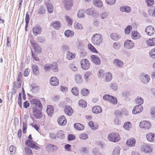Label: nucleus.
I'll return each instance as SVG.
<instances>
[{
    "label": "nucleus",
    "instance_id": "1",
    "mask_svg": "<svg viewBox=\"0 0 155 155\" xmlns=\"http://www.w3.org/2000/svg\"><path fill=\"white\" fill-rule=\"evenodd\" d=\"M103 40L102 35L100 34H94L93 35L91 38L92 43L97 46H99L101 45L102 43Z\"/></svg>",
    "mask_w": 155,
    "mask_h": 155
},
{
    "label": "nucleus",
    "instance_id": "2",
    "mask_svg": "<svg viewBox=\"0 0 155 155\" xmlns=\"http://www.w3.org/2000/svg\"><path fill=\"white\" fill-rule=\"evenodd\" d=\"M107 138L110 141L113 142H117L120 139V135L118 133H114L109 134Z\"/></svg>",
    "mask_w": 155,
    "mask_h": 155
},
{
    "label": "nucleus",
    "instance_id": "3",
    "mask_svg": "<svg viewBox=\"0 0 155 155\" xmlns=\"http://www.w3.org/2000/svg\"><path fill=\"white\" fill-rule=\"evenodd\" d=\"M139 126L140 128L145 130H149L151 128V123L149 121H142L140 123Z\"/></svg>",
    "mask_w": 155,
    "mask_h": 155
},
{
    "label": "nucleus",
    "instance_id": "4",
    "mask_svg": "<svg viewBox=\"0 0 155 155\" xmlns=\"http://www.w3.org/2000/svg\"><path fill=\"white\" fill-rule=\"evenodd\" d=\"M41 109H38L36 107H32L31 110L33 116L37 119H40L42 116V114L41 111Z\"/></svg>",
    "mask_w": 155,
    "mask_h": 155
},
{
    "label": "nucleus",
    "instance_id": "5",
    "mask_svg": "<svg viewBox=\"0 0 155 155\" xmlns=\"http://www.w3.org/2000/svg\"><path fill=\"white\" fill-rule=\"evenodd\" d=\"M81 68L84 70H88L90 67V63L87 59H83L80 63Z\"/></svg>",
    "mask_w": 155,
    "mask_h": 155
},
{
    "label": "nucleus",
    "instance_id": "6",
    "mask_svg": "<svg viewBox=\"0 0 155 155\" xmlns=\"http://www.w3.org/2000/svg\"><path fill=\"white\" fill-rule=\"evenodd\" d=\"M31 103L32 107H34L38 109H42V105L41 102L37 99H31Z\"/></svg>",
    "mask_w": 155,
    "mask_h": 155
},
{
    "label": "nucleus",
    "instance_id": "7",
    "mask_svg": "<svg viewBox=\"0 0 155 155\" xmlns=\"http://www.w3.org/2000/svg\"><path fill=\"white\" fill-rule=\"evenodd\" d=\"M140 78L142 82L144 84H147L150 80V77L149 75L144 73L141 74Z\"/></svg>",
    "mask_w": 155,
    "mask_h": 155
},
{
    "label": "nucleus",
    "instance_id": "8",
    "mask_svg": "<svg viewBox=\"0 0 155 155\" xmlns=\"http://www.w3.org/2000/svg\"><path fill=\"white\" fill-rule=\"evenodd\" d=\"M124 47L127 49H131L134 46V44L132 41L127 40L124 42Z\"/></svg>",
    "mask_w": 155,
    "mask_h": 155
},
{
    "label": "nucleus",
    "instance_id": "9",
    "mask_svg": "<svg viewBox=\"0 0 155 155\" xmlns=\"http://www.w3.org/2000/svg\"><path fill=\"white\" fill-rule=\"evenodd\" d=\"M145 32L148 35H153L155 32L154 27L151 25L147 26L145 29Z\"/></svg>",
    "mask_w": 155,
    "mask_h": 155
},
{
    "label": "nucleus",
    "instance_id": "10",
    "mask_svg": "<svg viewBox=\"0 0 155 155\" xmlns=\"http://www.w3.org/2000/svg\"><path fill=\"white\" fill-rule=\"evenodd\" d=\"M30 42L31 45L33 47L35 51L37 52L38 53H40L41 52V48L38 45L35 43V41L33 40H30Z\"/></svg>",
    "mask_w": 155,
    "mask_h": 155
},
{
    "label": "nucleus",
    "instance_id": "11",
    "mask_svg": "<svg viewBox=\"0 0 155 155\" xmlns=\"http://www.w3.org/2000/svg\"><path fill=\"white\" fill-rule=\"evenodd\" d=\"M141 150L146 153H150L152 150L150 146L147 144H143L141 146Z\"/></svg>",
    "mask_w": 155,
    "mask_h": 155
},
{
    "label": "nucleus",
    "instance_id": "12",
    "mask_svg": "<svg viewBox=\"0 0 155 155\" xmlns=\"http://www.w3.org/2000/svg\"><path fill=\"white\" fill-rule=\"evenodd\" d=\"M63 4L66 10H69L72 6V0H64Z\"/></svg>",
    "mask_w": 155,
    "mask_h": 155
},
{
    "label": "nucleus",
    "instance_id": "13",
    "mask_svg": "<svg viewBox=\"0 0 155 155\" xmlns=\"http://www.w3.org/2000/svg\"><path fill=\"white\" fill-rule=\"evenodd\" d=\"M143 110V108L142 106L136 105L134 107L132 111V113L134 114H136L137 113H140Z\"/></svg>",
    "mask_w": 155,
    "mask_h": 155
},
{
    "label": "nucleus",
    "instance_id": "14",
    "mask_svg": "<svg viewBox=\"0 0 155 155\" xmlns=\"http://www.w3.org/2000/svg\"><path fill=\"white\" fill-rule=\"evenodd\" d=\"M92 62L95 64L98 65L100 64L101 60L98 56L96 55H92L91 56Z\"/></svg>",
    "mask_w": 155,
    "mask_h": 155
},
{
    "label": "nucleus",
    "instance_id": "15",
    "mask_svg": "<svg viewBox=\"0 0 155 155\" xmlns=\"http://www.w3.org/2000/svg\"><path fill=\"white\" fill-rule=\"evenodd\" d=\"M57 121L60 125L64 126L67 123V120L63 115L61 116L58 119Z\"/></svg>",
    "mask_w": 155,
    "mask_h": 155
},
{
    "label": "nucleus",
    "instance_id": "16",
    "mask_svg": "<svg viewBox=\"0 0 155 155\" xmlns=\"http://www.w3.org/2000/svg\"><path fill=\"white\" fill-rule=\"evenodd\" d=\"M113 63L115 66L119 68L122 67L124 65L123 61L117 58H115L113 61Z\"/></svg>",
    "mask_w": 155,
    "mask_h": 155
},
{
    "label": "nucleus",
    "instance_id": "17",
    "mask_svg": "<svg viewBox=\"0 0 155 155\" xmlns=\"http://www.w3.org/2000/svg\"><path fill=\"white\" fill-rule=\"evenodd\" d=\"M33 33L35 36L38 34H40L41 32L42 29L40 26L37 25L35 26L33 29Z\"/></svg>",
    "mask_w": 155,
    "mask_h": 155
},
{
    "label": "nucleus",
    "instance_id": "18",
    "mask_svg": "<svg viewBox=\"0 0 155 155\" xmlns=\"http://www.w3.org/2000/svg\"><path fill=\"white\" fill-rule=\"evenodd\" d=\"M64 111L65 114L69 116H71L73 112V110L71 107L68 105L65 106L64 109Z\"/></svg>",
    "mask_w": 155,
    "mask_h": 155
},
{
    "label": "nucleus",
    "instance_id": "19",
    "mask_svg": "<svg viewBox=\"0 0 155 155\" xmlns=\"http://www.w3.org/2000/svg\"><path fill=\"white\" fill-rule=\"evenodd\" d=\"M120 10L122 12L129 13L131 10V8L127 6H121L120 8Z\"/></svg>",
    "mask_w": 155,
    "mask_h": 155
},
{
    "label": "nucleus",
    "instance_id": "20",
    "mask_svg": "<svg viewBox=\"0 0 155 155\" xmlns=\"http://www.w3.org/2000/svg\"><path fill=\"white\" fill-rule=\"evenodd\" d=\"M50 83L52 86H57L59 84L58 80L56 77H52L50 79Z\"/></svg>",
    "mask_w": 155,
    "mask_h": 155
},
{
    "label": "nucleus",
    "instance_id": "21",
    "mask_svg": "<svg viewBox=\"0 0 155 155\" xmlns=\"http://www.w3.org/2000/svg\"><path fill=\"white\" fill-rule=\"evenodd\" d=\"M47 112L48 116H51L54 111V107L51 105H49L47 106Z\"/></svg>",
    "mask_w": 155,
    "mask_h": 155
},
{
    "label": "nucleus",
    "instance_id": "22",
    "mask_svg": "<svg viewBox=\"0 0 155 155\" xmlns=\"http://www.w3.org/2000/svg\"><path fill=\"white\" fill-rule=\"evenodd\" d=\"M51 69L54 72H57L58 71V64L56 62H53L50 64Z\"/></svg>",
    "mask_w": 155,
    "mask_h": 155
},
{
    "label": "nucleus",
    "instance_id": "23",
    "mask_svg": "<svg viewBox=\"0 0 155 155\" xmlns=\"http://www.w3.org/2000/svg\"><path fill=\"white\" fill-rule=\"evenodd\" d=\"M136 141L134 138H131L128 139L126 142V144L129 147H133L135 144Z\"/></svg>",
    "mask_w": 155,
    "mask_h": 155
},
{
    "label": "nucleus",
    "instance_id": "24",
    "mask_svg": "<svg viewBox=\"0 0 155 155\" xmlns=\"http://www.w3.org/2000/svg\"><path fill=\"white\" fill-rule=\"evenodd\" d=\"M102 109L99 106H95L93 107L92 109V112L95 114L100 113L102 112Z\"/></svg>",
    "mask_w": 155,
    "mask_h": 155
},
{
    "label": "nucleus",
    "instance_id": "25",
    "mask_svg": "<svg viewBox=\"0 0 155 155\" xmlns=\"http://www.w3.org/2000/svg\"><path fill=\"white\" fill-rule=\"evenodd\" d=\"M93 4L95 6L98 8H101L103 6L102 2L100 0H93Z\"/></svg>",
    "mask_w": 155,
    "mask_h": 155
},
{
    "label": "nucleus",
    "instance_id": "26",
    "mask_svg": "<svg viewBox=\"0 0 155 155\" xmlns=\"http://www.w3.org/2000/svg\"><path fill=\"white\" fill-rule=\"evenodd\" d=\"M154 134L153 133L149 132L146 135V137L147 140L150 142H152L154 139Z\"/></svg>",
    "mask_w": 155,
    "mask_h": 155
},
{
    "label": "nucleus",
    "instance_id": "27",
    "mask_svg": "<svg viewBox=\"0 0 155 155\" xmlns=\"http://www.w3.org/2000/svg\"><path fill=\"white\" fill-rule=\"evenodd\" d=\"M51 25L53 26L54 28L58 29L61 27V24L59 21H56L51 24Z\"/></svg>",
    "mask_w": 155,
    "mask_h": 155
},
{
    "label": "nucleus",
    "instance_id": "28",
    "mask_svg": "<svg viewBox=\"0 0 155 155\" xmlns=\"http://www.w3.org/2000/svg\"><path fill=\"white\" fill-rule=\"evenodd\" d=\"M75 79L77 84H81L83 82L81 76L79 74H76L75 76Z\"/></svg>",
    "mask_w": 155,
    "mask_h": 155
},
{
    "label": "nucleus",
    "instance_id": "29",
    "mask_svg": "<svg viewBox=\"0 0 155 155\" xmlns=\"http://www.w3.org/2000/svg\"><path fill=\"white\" fill-rule=\"evenodd\" d=\"M74 128L78 130H81L84 129V126L82 124L79 123H76L74 124Z\"/></svg>",
    "mask_w": 155,
    "mask_h": 155
},
{
    "label": "nucleus",
    "instance_id": "30",
    "mask_svg": "<svg viewBox=\"0 0 155 155\" xmlns=\"http://www.w3.org/2000/svg\"><path fill=\"white\" fill-rule=\"evenodd\" d=\"M132 127V125L130 122H127L125 123L123 125V127L125 130H129Z\"/></svg>",
    "mask_w": 155,
    "mask_h": 155
},
{
    "label": "nucleus",
    "instance_id": "31",
    "mask_svg": "<svg viewBox=\"0 0 155 155\" xmlns=\"http://www.w3.org/2000/svg\"><path fill=\"white\" fill-rule=\"evenodd\" d=\"M75 57V54L70 52H68L67 54V58L69 60L74 58Z\"/></svg>",
    "mask_w": 155,
    "mask_h": 155
},
{
    "label": "nucleus",
    "instance_id": "32",
    "mask_svg": "<svg viewBox=\"0 0 155 155\" xmlns=\"http://www.w3.org/2000/svg\"><path fill=\"white\" fill-rule=\"evenodd\" d=\"M86 12L87 15H93L95 13V10L93 8H91L87 9Z\"/></svg>",
    "mask_w": 155,
    "mask_h": 155
},
{
    "label": "nucleus",
    "instance_id": "33",
    "mask_svg": "<svg viewBox=\"0 0 155 155\" xmlns=\"http://www.w3.org/2000/svg\"><path fill=\"white\" fill-rule=\"evenodd\" d=\"M71 92L72 94L76 96H78L79 94V91L77 87H74L72 88L71 90Z\"/></svg>",
    "mask_w": 155,
    "mask_h": 155
},
{
    "label": "nucleus",
    "instance_id": "34",
    "mask_svg": "<svg viewBox=\"0 0 155 155\" xmlns=\"http://www.w3.org/2000/svg\"><path fill=\"white\" fill-rule=\"evenodd\" d=\"M106 80L107 81H110L112 80V76L110 72H107L105 74Z\"/></svg>",
    "mask_w": 155,
    "mask_h": 155
},
{
    "label": "nucleus",
    "instance_id": "35",
    "mask_svg": "<svg viewBox=\"0 0 155 155\" xmlns=\"http://www.w3.org/2000/svg\"><path fill=\"white\" fill-rule=\"evenodd\" d=\"M74 32L69 30H66L64 32L65 35L67 37H71L74 35Z\"/></svg>",
    "mask_w": 155,
    "mask_h": 155
},
{
    "label": "nucleus",
    "instance_id": "36",
    "mask_svg": "<svg viewBox=\"0 0 155 155\" xmlns=\"http://www.w3.org/2000/svg\"><path fill=\"white\" fill-rule=\"evenodd\" d=\"M148 14L150 16L155 17V6L149 9Z\"/></svg>",
    "mask_w": 155,
    "mask_h": 155
},
{
    "label": "nucleus",
    "instance_id": "37",
    "mask_svg": "<svg viewBox=\"0 0 155 155\" xmlns=\"http://www.w3.org/2000/svg\"><path fill=\"white\" fill-rule=\"evenodd\" d=\"M30 20L29 15L28 14V12H27L26 14V17L25 18V21L26 23V25L25 26V30L27 31V28Z\"/></svg>",
    "mask_w": 155,
    "mask_h": 155
},
{
    "label": "nucleus",
    "instance_id": "38",
    "mask_svg": "<svg viewBox=\"0 0 155 155\" xmlns=\"http://www.w3.org/2000/svg\"><path fill=\"white\" fill-rule=\"evenodd\" d=\"M120 148L119 146H116L113 152V155H119L120 153Z\"/></svg>",
    "mask_w": 155,
    "mask_h": 155
},
{
    "label": "nucleus",
    "instance_id": "39",
    "mask_svg": "<svg viewBox=\"0 0 155 155\" xmlns=\"http://www.w3.org/2000/svg\"><path fill=\"white\" fill-rule=\"evenodd\" d=\"M135 101L137 104H139L140 105H141L144 102L143 99L140 97H137Z\"/></svg>",
    "mask_w": 155,
    "mask_h": 155
},
{
    "label": "nucleus",
    "instance_id": "40",
    "mask_svg": "<svg viewBox=\"0 0 155 155\" xmlns=\"http://www.w3.org/2000/svg\"><path fill=\"white\" fill-rule=\"evenodd\" d=\"M87 46L89 49L91 51L96 53H97L98 52V51L96 49L94 46L91 44H89Z\"/></svg>",
    "mask_w": 155,
    "mask_h": 155
},
{
    "label": "nucleus",
    "instance_id": "41",
    "mask_svg": "<svg viewBox=\"0 0 155 155\" xmlns=\"http://www.w3.org/2000/svg\"><path fill=\"white\" fill-rule=\"evenodd\" d=\"M91 73L90 71H87L86 72L84 75V78L86 82L88 81L89 78L91 76Z\"/></svg>",
    "mask_w": 155,
    "mask_h": 155
},
{
    "label": "nucleus",
    "instance_id": "42",
    "mask_svg": "<svg viewBox=\"0 0 155 155\" xmlns=\"http://www.w3.org/2000/svg\"><path fill=\"white\" fill-rule=\"evenodd\" d=\"M120 44L118 42H114L113 45V47L114 49L116 50H118L120 48Z\"/></svg>",
    "mask_w": 155,
    "mask_h": 155
},
{
    "label": "nucleus",
    "instance_id": "43",
    "mask_svg": "<svg viewBox=\"0 0 155 155\" xmlns=\"http://www.w3.org/2000/svg\"><path fill=\"white\" fill-rule=\"evenodd\" d=\"M32 89L31 90V91L33 93H36L37 92L39 89V87L35 85H33L31 86Z\"/></svg>",
    "mask_w": 155,
    "mask_h": 155
},
{
    "label": "nucleus",
    "instance_id": "44",
    "mask_svg": "<svg viewBox=\"0 0 155 155\" xmlns=\"http://www.w3.org/2000/svg\"><path fill=\"white\" fill-rule=\"evenodd\" d=\"M53 146V145L48 144H47L45 147V149L46 151L49 153L52 152V148Z\"/></svg>",
    "mask_w": 155,
    "mask_h": 155
},
{
    "label": "nucleus",
    "instance_id": "45",
    "mask_svg": "<svg viewBox=\"0 0 155 155\" xmlns=\"http://www.w3.org/2000/svg\"><path fill=\"white\" fill-rule=\"evenodd\" d=\"M48 12L50 13L52 12L53 10V6L51 3H48L47 6Z\"/></svg>",
    "mask_w": 155,
    "mask_h": 155
},
{
    "label": "nucleus",
    "instance_id": "46",
    "mask_svg": "<svg viewBox=\"0 0 155 155\" xmlns=\"http://www.w3.org/2000/svg\"><path fill=\"white\" fill-rule=\"evenodd\" d=\"M89 93V91L86 88H84L81 90V93L83 96H86Z\"/></svg>",
    "mask_w": 155,
    "mask_h": 155
},
{
    "label": "nucleus",
    "instance_id": "47",
    "mask_svg": "<svg viewBox=\"0 0 155 155\" xmlns=\"http://www.w3.org/2000/svg\"><path fill=\"white\" fill-rule=\"evenodd\" d=\"M110 37L115 41H117L119 39V36L116 33H112L110 35Z\"/></svg>",
    "mask_w": 155,
    "mask_h": 155
},
{
    "label": "nucleus",
    "instance_id": "48",
    "mask_svg": "<svg viewBox=\"0 0 155 155\" xmlns=\"http://www.w3.org/2000/svg\"><path fill=\"white\" fill-rule=\"evenodd\" d=\"M84 11L83 10L81 9L78 11L77 14L78 17L79 18L84 17Z\"/></svg>",
    "mask_w": 155,
    "mask_h": 155
},
{
    "label": "nucleus",
    "instance_id": "49",
    "mask_svg": "<svg viewBox=\"0 0 155 155\" xmlns=\"http://www.w3.org/2000/svg\"><path fill=\"white\" fill-rule=\"evenodd\" d=\"M32 68L34 74L35 75H38V72L37 71L38 70V66L35 64L32 65Z\"/></svg>",
    "mask_w": 155,
    "mask_h": 155
},
{
    "label": "nucleus",
    "instance_id": "50",
    "mask_svg": "<svg viewBox=\"0 0 155 155\" xmlns=\"http://www.w3.org/2000/svg\"><path fill=\"white\" fill-rule=\"evenodd\" d=\"M108 14L106 12L101 13L100 14V17L102 19H106L108 16Z\"/></svg>",
    "mask_w": 155,
    "mask_h": 155
},
{
    "label": "nucleus",
    "instance_id": "51",
    "mask_svg": "<svg viewBox=\"0 0 155 155\" xmlns=\"http://www.w3.org/2000/svg\"><path fill=\"white\" fill-rule=\"evenodd\" d=\"M79 105L82 107H85L87 106V103L83 100H81L78 102Z\"/></svg>",
    "mask_w": 155,
    "mask_h": 155
},
{
    "label": "nucleus",
    "instance_id": "52",
    "mask_svg": "<svg viewBox=\"0 0 155 155\" xmlns=\"http://www.w3.org/2000/svg\"><path fill=\"white\" fill-rule=\"evenodd\" d=\"M110 87L111 88L115 91H117L118 88L117 84L115 83H111L110 84Z\"/></svg>",
    "mask_w": 155,
    "mask_h": 155
},
{
    "label": "nucleus",
    "instance_id": "53",
    "mask_svg": "<svg viewBox=\"0 0 155 155\" xmlns=\"http://www.w3.org/2000/svg\"><path fill=\"white\" fill-rule=\"evenodd\" d=\"M21 80H17V82L14 81V86L15 87L20 88L21 87Z\"/></svg>",
    "mask_w": 155,
    "mask_h": 155
},
{
    "label": "nucleus",
    "instance_id": "54",
    "mask_svg": "<svg viewBox=\"0 0 155 155\" xmlns=\"http://www.w3.org/2000/svg\"><path fill=\"white\" fill-rule=\"evenodd\" d=\"M88 124L89 126L93 130H96L98 127V126L97 125L94 126L93 122L92 121H90L89 122Z\"/></svg>",
    "mask_w": 155,
    "mask_h": 155
},
{
    "label": "nucleus",
    "instance_id": "55",
    "mask_svg": "<svg viewBox=\"0 0 155 155\" xmlns=\"http://www.w3.org/2000/svg\"><path fill=\"white\" fill-rule=\"evenodd\" d=\"M145 2L147 6L148 7L151 6L154 3V0H145Z\"/></svg>",
    "mask_w": 155,
    "mask_h": 155
},
{
    "label": "nucleus",
    "instance_id": "56",
    "mask_svg": "<svg viewBox=\"0 0 155 155\" xmlns=\"http://www.w3.org/2000/svg\"><path fill=\"white\" fill-rule=\"evenodd\" d=\"M74 26L75 28L77 29L81 30L83 29L82 25L78 22H76L74 24Z\"/></svg>",
    "mask_w": 155,
    "mask_h": 155
},
{
    "label": "nucleus",
    "instance_id": "57",
    "mask_svg": "<svg viewBox=\"0 0 155 155\" xmlns=\"http://www.w3.org/2000/svg\"><path fill=\"white\" fill-rule=\"evenodd\" d=\"M57 136L60 139H63L64 138V132L61 130H59L58 132Z\"/></svg>",
    "mask_w": 155,
    "mask_h": 155
},
{
    "label": "nucleus",
    "instance_id": "58",
    "mask_svg": "<svg viewBox=\"0 0 155 155\" xmlns=\"http://www.w3.org/2000/svg\"><path fill=\"white\" fill-rule=\"evenodd\" d=\"M25 152L27 155H32L33 153L31 149L28 147H26L25 149Z\"/></svg>",
    "mask_w": 155,
    "mask_h": 155
},
{
    "label": "nucleus",
    "instance_id": "59",
    "mask_svg": "<svg viewBox=\"0 0 155 155\" xmlns=\"http://www.w3.org/2000/svg\"><path fill=\"white\" fill-rule=\"evenodd\" d=\"M132 30V27L130 25L127 26L125 29L124 31L125 34H129L130 32V31Z\"/></svg>",
    "mask_w": 155,
    "mask_h": 155
},
{
    "label": "nucleus",
    "instance_id": "60",
    "mask_svg": "<svg viewBox=\"0 0 155 155\" xmlns=\"http://www.w3.org/2000/svg\"><path fill=\"white\" fill-rule=\"evenodd\" d=\"M46 11L45 8L43 6L41 7L39 9L38 13L39 14H44Z\"/></svg>",
    "mask_w": 155,
    "mask_h": 155
},
{
    "label": "nucleus",
    "instance_id": "61",
    "mask_svg": "<svg viewBox=\"0 0 155 155\" xmlns=\"http://www.w3.org/2000/svg\"><path fill=\"white\" fill-rule=\"evenodd\" d=\"M138 34L137 32L135 31H133L131 35L132 38L134 39L138 38Z\"/></svg>",
    "mask_w": 155,
    "mask_h": 155
},
{
    "label": "nucleus",
    "instance_id": "62",
    "mask_svg": "<svg viewBox=\"0 0 155 155\" xmlns=\"http://www.w3.org/2000/svg\"><path fill=\"white\" fill-rule=\"evenodd\" d=\"M149 55L152 58L155 59V48L153 49L150 51Z\"/></svg>",
    "mask_w": 155,
    "mask_h": 155
},
{
    "label": "nucleus",
    "instance_id": "63",
    "mask_svg": "<svg viewBox=\"0 0 155 155\" xmlns=\"http://www.w3.org/2000/svg\"><path fill=\"white\" fill-rule=\"evenodd\" d=\"M25 143L26 145L31 147L32 148V147L34 144V143H32L30 140H27L26 141Z\"/></svg>",
    "mask_w": 155,
    "mask_h": 155
},
{
    "label": "nucleus",
    "instance_id": "64",
    "mask_svg": "<svg viewBox=\"0 0 155 155\" xmlns=\"http://www.w3.org/2000/svg\"><path fill=\"white\" fill-rule=\"evenodd\" d=\"M150 113L151 116L155 118V107H152L150 110Z\"/></svg>",
    "mask_w": 155,
    "mask_h": 155
}]
</instances>
